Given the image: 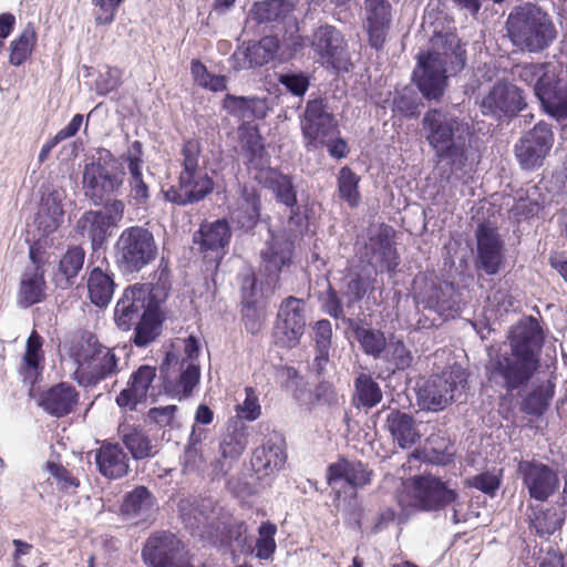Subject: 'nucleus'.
I'll list each match as a JSON object with an SVG mask.
<instances>
[{
  "label": "nucleus",
  "instance_id": "f257e3e1",
  "mask_svg": "<svg viewBox=\"0 0 567 567\" xmlns=\"http://www.w3.org/2000/svg\"><path fill=\"white\" fill-rule=\"evenodd\" d=\"M507 339L508 346L489 353L486 375L492 384L511 393L527 386L537 372L544 333L537 319L526 317L511 328Z\"/></svg>",
  "mask_w": 567,
  "mask_h": 567
},
{
  "label": "nucleus",
  "instance_id": "f03ea898",
  "mask_svg": "<svg viewBox=\"0 0 567 567\" xmlns=\"http://www.w3.org/2000/svg\"><path fill=\"white\" fill-rule=\"evenodd\" d=\"M421 132L435 156L446 161L452 171L465 166L472 136L468 122L449 110L430 109L422 117Z\"/></svg>",
  "mask_w": 567,
  "mask_h": 567
},
{
  "label": "nucleus",
  "instance_id": "7ed1b4c3",
  "mask_svg": "<svg viewBox=\"0 0 567 567\" xmlns=\"http://www.w3.org/2000/svg\"><path fill=\"white\" fill-rule=\"evenodd\" d=\"M465 51L454 35L432 40V50L419 55V63L413 72L414 81L427 100L442 96L446 85V74H453L464 68Z\"/></svg>",
  "mask_w": 567,
  "mask_h": 567
},
{
  "label": "nucleus",
  "instance_id": "20e7f679",
  "mask_svg": "<svg viewBox=\"0 0 567 567\" xmlns=\"http://www.w3.org/2000/svg\"><path fill=\"white\" fill-rule=\"evenodd\" d=\"M75 369L73 379L82 386H93L118 372L115 350L100 342L90 332L82 333L70 347Z\"/></svg>",
  "mask_w": 567,
  "mask_h": 567
},
{
  "label": "nucleus",
  "instance_id": "39448f33",
  "mask_svg": "<svg viewBox=\"0 0 567 567\" xmlns=\"http://www.w3.org/2000/svg\"><path fill=\"white\" fill-rule=\"evenodd\" d=\"M507 32L512 43L520 51L539 53L557 39L551 17L534 4L515 8L508 16Z\"/></svg>",
  "mask_w": 567,
  "mask_h": 567
},
{
  "label": "nucleus",
  "instance_id": "423d86ee",
  "mask_svg": "<svg viewBox=\"0 0 567 567\" xmlns=\"http://www.w3.org/2000/svg\"><path fill=\"white\" fill-rule=\"evenodd\" d=\"M561 71L548 63H525L512 68L514 80L534 85V92L545 111L557 120L567 118V81Z\"/></svg>",
  "mask_w": 567,
  "mask_h": 567
},
{
  "label": "nucleus",
  "instance_id": "0eeeda50",
  "mask_svg": "<svg viewBox=\"0 0 567 567\" xmlns=\"http://www.w3.org/2000/svg\"><path fill=\"white\" fill-rule=\"evenodd\" d=\"M182 171L178 182L165 192V198L177 205H187L202 200L214 188L205 161L200 157V144L197 140L185 142L182 150Z\"/></svg>",
  "mask_w": 567,
  "mask_h": 567
},
{
  "label": "nucleus",
  "instance_id": "6e6552de",
  "mask_svg": "<svg viewBox=\"0 0 567 567\" xmlns=\"http://www.w3.org/2000/svg\"><path fill=\"white\" fill-rule=\"evenodd\" d=\"M124 183V173L117 158L105 148L96 152V157L85 165L83 187L85 195L99 205L106 197L116 195Z\"/></svg>",
  "mask_w": 567,
  "mask_h": 567
},
{
  "label": "nucleus",
  "instance_id": "1a4fd4ad",
  "mask_svg": "<svg viewBox=\"0 0 567 567\" xmlns=\"http://www.w3.org/2000/svg\"><path fill=\"white\" fill-rule=\"evenodd\" d=\"M466 384L465 370L451 367L432 375L419 388L417 404L422 410L442 411L464 394Z\"/></svg>",
  "mask_w": 567,
  "mask_h": 567
},
{
  "label": "nucleus",
  "instance_id": "9d476101",
  "mask_svg": "<svg viewBox=\"0 0 567 567\" xmlns=\"http://www.w3.org/2000/svg\"><path fill=\"white\" fill-rule=\"evenodd\" d=\"M115 256L120 268L125 272H137L157 256V245L153 234L142 226L124 229L115 244Z\"/></svg>",
  "mask_w": 567,
  "mask_h": 567
},
{
  "label": "nucleus",
  "instance_id": "9b49d317",
  "mask_svg": "<svg viewBox=\"0 0 567 567\" xmlns=\"http://www.w3.org/2000/svg\"><path fill=\"white\" fill-rule=\"evenodd\" d=\"M517 474L530 498L546 502L559 488L558 471L538 460H520Z\"/></svg>",
  "mask_w": 567,
  "mask_h": 567
},
{
  "label": "nucleus",
  "instance_id": "f8f14e48",
  "mask_svg": "<svg viewBox=\"0 0 567 567\" xmlns=\"http://www.w3.org/2000/svg\"><path fill=\"white\" fill-rule=\"evenodd\" d=\"M405 488L410 495L406 504L423 511H437L457 498L454 489L432 475L416 476Z\"/></svg>",
  "mask_w": 567,
  "mask_h": 567
},
{
  "label": "nucleus",
  "instance_id": "ddd939ff",
  "mask_svg": "<svg viewBox=\"0 0 567 567\" xmlns=\"http://www.w3.org/2000/svg\"><path fill=\"white\" fill-rule=\"evenodd\" d=\"M301 131L308 150L321 148L329 138L339 134L333 115L326 110L321 100L307 103L301 120Z\"/></svg>",
  "mask_w": 567,
  "mask_h": 567
},
{
  "label": "nucleus",
  "instance_id": "4468645a",
  "mask_svg": "<svg viewBox=\"0 0 567 567\" xmlns=\"http://www.w3.org/2000/svg\"><path fill=\"white\" fill-rule=\"evenodd\" d=\"M553 144L554 134L550 126L544 122L537 123L515 145V155L520 167L527 171L540 167Z\"/></svg>",
  "mask_w": 567,
  "mask_h": 567
},
{
  "label": "nucleus",
  "instance_id": "2eb2a0df",
  "mask_svg": "<svg viewBox=\"0 0 567 567\" xmlns=\"http://www.w3.org/2000/svg\"><path fill=\"white\" fill-rule=\"evenodd\" d=\"M481 112L495 118L514 116L526 107L524 92L513 83L497 81L482 97Z\"/></svg>",
  "mask_w": 567,
  "mask_h": 567
},
{
  "label": "nucleus",
  "instance_id": "dca6fc26",
  "mask_svg": "<svg viewBox=\"0 0 567 567\" xmlns=\"http://www.w3.org/2000/svg\"><path fill=\"white\" fill-rule=\"evenodd\" d=\"M310 45L322 65L334 70H348L347 43L336 27H318L311 35Z\"/></svg>",
  "mask_w": 567,
  "mask_h": 567
},
{
  "label": "nucleus",
  "instance_id": "f3484780",
  "mask_svg": "<svg viewBox=\"0 0 567 567\" xmlns=\"http://www.w3.org/2000/svg\"><path fill=\"white\" fill-rule=\"evenodd\" d=\"M151 567H193L181 547V542L171 533L151 536L142 551Z\"/></svg>",
  "mask_w": 567,
  "mask_h": 567
},
{
  "label": "nucleus",
  "instance_id": "a211bd4d",
  "mask_svg": "<svg viewBox=\"0 0 567 567\" xmlns=\"http://www.w3.org/2000/svg\"><path fill=\"white\" fill-rule=\"evenodd\" d=\"M306 327L305 302L295 297L286 298L277 315L276 333L286 347H293L303 334Z\"/></svg>",
  "mask_w": 567,
  "mask_h": 567
},
{
  "label": "nucleus",
  "instance_id": "6ab92c4d",
  "mask_svg": "<svg viewBox=\"0 0 567 567\" xmlns=\"http://www.w3.org/2000/svg\"><path fill=\"white\" fill-rule=\"evenodd\" d=\"M151 305V292L145 286L126 289L115 306L114 319L117 327L124 331L130 330Z\"/></svg>",
  "mask_w": 567,
  "mask_h": 567
},
{
  "label": "nucleus",
  "instance_id": "aec40b11",
  "mask_svg": "<svg viewBox=\"0 0 567 567\" xmlns=\"http://www.w3.org/2000/svg\"><path fill=\"white\" fill-rule=\"evenodd\" d=\"M477 239V269L487 275H496L503 262V243L496 229L480 225L476 230Z\"/></svg>",
  "mask_w": 567,
  "mask_h": 567
},
{
  "label": "nucleus",
  "instance_id": "412c9836",
  "mask_svg": "<svg viewBox=\"0 0 567 567\" xmlns=\"http://www.w3.org/2000/svg\"><path fill=\"white\" fill-rule=\"evenodd\" d=\"M391 229L380 227L375 234L371 235L364 246L363 256L368 264L380 271H391L399 265L395 248L390 239Z\"/></svg>",
  "mask_w": 567,
  "mask_h": 567
},
{
  "label": "nucleus",
  "instance_id": "4be33fe9",
  "mask_svg": "<svg viewBox=\"0 0 567 567\" xmlns=\"http://www.w3.org/2000/svg\"><path fill=\"white\" fill-rule=\"evenodd\" d=\"M243 292V321L247 331L258 333L265 321V305L262 292L257 287L254 275H246L241 285Z\"/></svg>",
  "mask_w": 567,
  "mask_h": 567
},
{
  "label": "nucleus",
  "instance_id": "5701e85b",
  "mask_svg": "<svg viewBox=\"0 0 567 567\" xmlns=\"http://www.w3.org/2000/svg\"><path fill=\"white\" fill-rule=\"evenodd\" d=\"M278 49L277 38L264 37L258 42L239 48L231 56L233 66L238 70L262 66L275 59Z\"/></svg>",
  "mask_w": 567,
  "mask_h": 567
},
{
  "label": "nucleus",
  "instance_id": "b1692460",
  "mask_svg": "<svg viewBox=\"0 0 567 567\" xmlns=\"http://www.w3.org/2000/svg\"><path fill=\"white\" fill-rule=\"evenodd\" d=\"M143 150L142 144L138 141H134L123 155L124 161L127 164L130 172L128 185H130V198L131 202L138 206H144L148 203L151 197L150 186L144 179L142 173L143 166Z\"/></svg>",
  "mask_w": 567,
  "mask_h": 567
},
{
  "label": "nucleus",
  "instance_id": "393cba45",
  "mask_svg": "<svg viewBox=\"0 0 567 567\" xmlns=\"http://www.w3.org/2000/svg\"><path fill=\"white\" fill-rule=\"evenodd\" d=\"M44 269L38 266H27L20 275L17 290V305L29 308L43 301L47 297Z\"/></svg>",
  "mask_w": 567,
  "mask_h": 567
},
{
  "label": "nucleus",
  "instance_id": "a878e982",
  "mask_svg": "<svg viewBox=\"0 0 567 567\" xmlns=\"http://www.w3.org/2000/svg\"><path fill=\"white\" fill-rule=\"evenodd\" d=\"M364 10L370 45L379 50L385 42L391 20V4L388 0H364Z\"/></svg>",
  "mask_w": 567,
  "mask_h": 567
},
{
  "label": "nucleus",
  "instance_id": "bb28decb",
  "mask_svg": "<svg viewBox=\"0 0 567 567\" xmlns=\"http://www.w3.org/2000/svg\"><path fill=\"white\" fill-rule=\"evenodd\" d=\"M99 472L106 478L117 480L127 475L130 458L118 443L103 442L95 452Z\"/></svg>",
  "mask_w": 567,
  "mask_h": 567
},
{
  "label": "nucleus",
  "instance_id": "cd10ccee",
  "mask_svg": "<svg viewBox=\"0 0 567 567\" xmlns=\"http://www.w3.org/2000/svg\"><path fill=\"white\" fill-rule=\"evenodd\" d=\"M371 482V472L358 461L339 460L328 467V483L333 488L348 484L353 488L363 487Z\"/></svg>",
  "mask_w": 567,
  "mask_h": 567
},
{
  "label": "nucleus",
  "instance_id": "c85d7f7f",
  "mask_svg": "<svg viewBox=\"0 0 567 567\" xmlns=\"http://www.w3.org/2000/svg\"><path fill=\"white\" fill-rule=\"evenodd\" d=\"M292 243L284 236H271L267 248L261 251L264 271L267 275V285L275 286L282 267L291 259Z\"/></svg>",
  "mask_w": 567,
  "mask_h": 567
},
{
  "label": "nucleus",
  "instance_id": "c756f323",
  "mask_svg": "<svg viewBox=\"0 0 567 567\" xmlns=\"http://www.w3.org/2000/svg\"><path fill=\"white\" fill-rule=\"evenodd\" d=\"M385 426L390 432L393 442L401 449L406 450L415 445L422 437L414 417L399 410H391L385 419Z\"/></svg>",
  "mask_w": 567,
  "mask_h": 567
},
{
  "label": "nucleus",
  "instance_id": "7c9ffc66",
  "mask_svg": "<svg viewBox=\"0 0 567 567\" xmlns=\"http://www.w3.org/2000/svg\"><path fill=\"white\" fill-rule=\"evenodd\" d=\"M286 453L279 440H268L254 452L251 466L259 480L271 477L284 468Z\"/></svg>",
  "mask_w": 567,
  "mask_h": 567
},
{
  "label": "nucleus",
  "instance_id": "2f4dec72",
  "mask_svg": "<svg viewBox=\"0 0 567 567\" xmlns=\"http://www.w3.org/2000/svg\"><path fill=\"white\" fill-rule=\"evenodd\" d=\"M156 377L155 368L142 365L135 371L127 386L116 398V403L122 408L133 409L146 399L148 389Z\"/></svg>",
  "mask_w": 567,
  "mask_h": 567
},
{
  "label": "nucleus",
  "instance_id": "473e14b6",
  "mask_svg": "<svg viewBox=\"0 0 567 567\" xmlns=\"http://www.w3.org/2000/svg\"><path fill=\"white\" fill-rule=\"evenodd\" d=\"M78 400L79 394L72 385L60 383L43 392L39 404L49 414L60 417L72 412Z\"/></svg>",
  "mask_w": 567,
  "mask_h": 567
},
{
  "label": "nucleus",
  "instance_id": "72a5a7b5",
  "mask_svg": "<svg viewBox=\"0 0 567 567\" xmlns=\"http://www.w3.org/2000/svg\"><path fill=\"white\" fill-rule=\"evenodd\" d=\"M63 194L60 190H52L45 194L40 204L37 224L43 235L55 231L63 223Z\"/></svg>",
  "mask_w": 567,
  "mask_h": 567
},
{
  "label": "nucleus",
  "instance_id": "f704fd0d",
  "mask_svg": "<svg viewBox=\"0 0 567 567\" xmlns=\"http://www.w3.org/2000/svg\"><path fill=\"white\" fill-rule=\"evenodd\" d=\"M260 216V199L255 188L244 187L236 207L230 214L234 224L244 230L252 229Z\"/></svg>",
  "mask_w": 567,
  "mask_h": 567
},
{
  "label": "nucleus",
  "instance_id": "c9c22d12",
  "mask_svg": "<svg viewBox=\"0 0 567 567\" xmlns=\"http://www.w3.org/2000/svg\"><path fill=\"white\" fill-rule=\"evenodd\" d=\"M111 228L104 212L101 210L85 212L75 226L76 233L81 237L90 239L94 249L104 244L110 236Z\"/></svg>",
  "mask_w": 567,
  "mask_h": 567
},
{
  "label": "nucleus",
  "instance_id": "e433bc0d",
  "mask_svg": "<svg viewBox=\"0 0 567 567\" xmlns=\"http://www.w3.org/2000/svg\"><path fill=\"white\" fill-rule=\"evenodd\" d=\"M230 237L228 223L225 219H218L203 224L199 231L194 236V241L199 244L204 251L218 252L229 244Z\"/></svg>",
  "mask_w": 567,
  "mask_h": 567
},
{
  "label": "nucleus",
  "instance_id": "4c0bfd02",
  "mask_svg": "<svg viewBox=\"0 0 567 567\" xmlns=\"http://www.w3.org/2000/svg\"><path fill=\"white\" fill-rule=\"evenodd\" d=\"M118 433L133 458H150L157 453V444L142 429L123 424L120 425Z\"/></svg>",
  "mask_w": 567,
  "mask_h": 567
},
{
  "label": "nucleus",
  "instance_id": "58836bf2",
  "mask_svg": "<svg viewBox=\"0 0 567 567\" xmlns=\"http://www.w3.org/2000/svg\"><path fill=\"white\" fill-rule=\"evenodd\" d=\"M157 509L155 497L144 486H137L127 493L121 506V512L128 518L144 519Z\"/></svg>",
  "mask_w": 567,
  "mask_h": 567
},
{
  "label": "nucleus",
  "instance_id": "ea45409f",
  "mask_svg": "<svg viewBox=\"0 0 567 567\" xmlns=\"http://www.w3.org/2000/svg\"><path fill=\"white\" fill-rule=\"evenodd\" d=\"M529 525L540 537H548L560 529L564 513L555 506H536L530 508Z\"/></svg>",
  "mask_w": 567,
  "mask_h": 567
},
{
  "label": "nucleus",
  "instance_id": "a19ab883",
  "mask_svg": "<svg viewBox=\"0 0 567 567\" xmlns=\"http://www.w3.org/2000/svg\"><path fill=\"white\" fill-rule=\"evenodd\" d=\"M41 349L42 338L33 331L28 338L23 363L20 368L23 380L30 384H34L42 373L44 358Z\"/></svg>",
  "mask_w": 567,
  "mask_h": 567
},
{
  "label": "nucleus",
  "instance_id": "79ce46f5",
  "mask_svg": "<svg viewBox=\"0 0 567 567\" xmlns=\"http://www.w3.org/2000/svg\"><path fill=\"white\" fill-rule=\"evenodd\" d=\"M295 4V0H264L254 4L250 14L258 23L281 21L292 12Z\"/></svg>",
  "mask_w": 567,
  "mask_h": 567
},
{
  "label": "nucleus",
  "instance_id": "37998d69",
  "mask_svg": "<svg viewBox=\"0 0 567 567\" xmlns=\"http://www.w3.org/2000/svg\"><path fill=\"white\" fill-rule=\"evenodd\" d=\"M87 290L91 301L97 307H105L112 299L114 282L111 276L101 268L92 269L87 278Z\"/></svg>",
  "mask_w": 567,
  "mask_h": 567
},
{
  "label": "nucleus",
  "instance_id": "c03bdc74",
  "mask_svg": "<svg viewBox=\"0 0 567 567\" xmlns=\"http://www.w3.org/2000/svg\"><path fill=\"white\" fill-rule=\"evenodd\" d=\"M84 258L85 252L83 248L79 246L69 248L59 264V272L55 278L56 286L62 289L68 288L72 284V279L81 271Z\"/></svg>",
  "mask_w": 567,
  "mask_h": 567
},
{
  "label": "nucleus",
  "instance_id": "a18cd8bd",
  "mask_svg": "<svg viewBox=\"0 0 567 567\" xmlns=\"http://www.w3.org/2000/svg\"><path fill=\"white\" fill-rule=\"evenodd\" d=\"M248 444L246 431L243 425H229L224 433L219 449L225 460H236L245 451Z\"/></svg>",
  "mask_w": 567,
  "mask_h": 567
},
{
  "label": "nucleus",
  "instance_id": "49530a36",
  "mask_svg": "<svg viewBox=\"0 0 567 567\" xmlns=\"http://www.w3.org/2000/svg\"><path fill=\"white\" fill-rule=\"evenodd\" d=\"M354 337L361 346L363 352L374 359H381L388 341L384 333L372 328L357 326Z\"/></svg>",
  "mask_w": 567,
  "mask_h": 567
},
{
  "label": "nucleus",
  "instance_id": "de8ad7c7",
  "mask_svg": "<svg viewBox=\"0 0 567 567\" xmlns=\"http://www.w3.org/2000/svg\"><path fill=\"white\" fill-rule=\"evenodd\" d=\"M159 330V317L157 308L151 305L136 322L134 342L138 347H145L151 343Z\"/></svg>",
  "mask_w": 567,
  "mask_h": 567
},
{
  "label": "nucleus",
  "instance_id": "09e8293b",
  "mask_svg": "<svg viewBox=\"0 0 567 567\" xmlns=\"http://www.w3.org/2000/svg\"><path fill=\"white\" fill-rule=\"evenodd\" d=\"M167 370L178 368L181 371L178 385L185 395H188L199 380V367L196 362H179V357L175 352H168L165 360Z\"/></svg>",
  "mask_w": 567,
  "mask_h": 567
},
{
  "label": "nucleus",
  "instance_id": "8fccbe9b",
  "mask_svg": "<svg viewBox=\"0 0 567 567\" xmlns=\"http://www.w3.org/2000/svg\"><path fill=\"white\" fill-rule=\"evenodd\" d=\"M37 42V31L32 23H28L21 33L11 42L10 62L21 65L32 53Z\"/></svg>",
  "mask_w": 567,
  "mask_h": 567
},
{
  "label": "nucleus",
  "instance_id": "3c124183",
  "mask_svg": "<svg viewBox=\"0 0 567 567\" xmlns=\"http://www.w3.org/2000/svg\"><path fill=\"white\" fill-rule=\"evenodd\" d=\"M381 360L396 370H404L412 364L413 355L402 340L391 337Z\"/></svg>",
  "mask_w": 567,
  "mask_h": 567
},
{
  "label": "nucleus",
  "instance_id": "603ef678",
  "mask_svg": "<svg viewBox=\"0 0 567 567\" xmlns=\"http://www.w3.org/2000/svg\"><path fill=\"white\" fill-rule=\"evenodd\" d=\"M357 398L365 408L375 406L382 400L379 384L368 374L361 373L354 382Z\"/></svg>",
  "mask_w": 567,
  "mask_h": 567
},
{
  "label": "nucleus",
  "instance_id": "864d4df0",
  "mask_svg": "<svg viewBox=\"0 0 567 567\" xmlns=\"http://www.w3.org/2000/svg\"><path fill=\"white\" fill-rule=\"evenodd\" d=\"M13 567H48L41 559V551L21 539H13Z\"/></svg>",
  "mask_w": 567,
  "mask_h": 567
},
{
  "label": "nucleus",
  "instance_id": "5fc2aeb1",
  "mask_svg": "<svg viewBox=\"0 0 567 567\" xmlns=\"http://www.w3.org/2000/svg\"><path fill=\"white\" fill-rule=\"evenodd\" d=\"M243 147L250 167L261 171L269 166V157L266 154L261 137L256 132L247 135Z\"/></svg>",
  "mask_w": 567,
  "mask_h": 567
},
{
  "label": "nucleus",
  "instance_id": "6e6d98bb",
  "mask_svg": "<svg viewBox=\"0 0 567 567\" xmlns=\"http://www.w3.org/2000/svg\"><path fill=\"white\" fill-rule=\"evenodd\" d=\"M45 470L50 475L48 481L51 482V484H55L58 489L64 493H74L80 485L79 480L59 463L48 462Z\"/></svg>",
  "mask_w": 567,
  "mask_h": 567
},
{
  "label": "nucleus",
  "instance_id": "4d7b16f0",
  "mask_svg": "<svg viewBox=\"0 0 567 567\" xmlns=\"http://www.w3.org/2000/svg\"><path fill=\"white\" fill-rule=\"evenodd\" d=\"M359 181L360 178L349 167L340 169L338 177L339 194L351 207H355L360 202Z\"/></svg>",
  "mask_w": 567,
  "mask_h": 567
},
{
  "label": "nucleus",
  "instance_id": "13d9d810",
  "mask_svg": "<svg viewBox=\"0 0 567 567\" xmlns=\"http://www.w3.org/2000/svg\"><path fill=\"white\" fill-rule=\"evenodd\" d=\"M277 526L270 522H264L258 528V539L256 542V557L259 559H271L276 551L277 545L275 535Z\"/></svg>",
  "mask_w": 567,
  "mask_h": 567
},
{
  "label": "nucleus",
  "instance_id": "bf43d9fd",
  "mask_svg": "<svg viewBox=\"0 0 567 567\" xmlns=\"http://www.w3.org/2000/svg\"><path fill=\"white\" fill-rule=\"evenodd\" d=\"M426 309L433 310L441 316H453L460 310L458 300L454 293V288L450 284H444V291H442L441 299L429 297L425 299Z\"/></svg>",
  "mask_w": 567,
  "mask_h": 567
},
{
  "label": "nucleus",
  "instance_id": "052dcab7",
  "mask_svg": "<svg viewBox=\"0 0 567 567\" xmlns=\"http://www.w3.org/2000/svg\"><path fill=\"white\" fill-rule=\"evenodd\" d=\"M371 286L370 275L351 272L348 277L342 296L347 298V305L360 301Z\"/></svg>",
  "mask_w": 567,
  "mask_h": 567
},
{
  "label": "nucleus",
  "instance_id": "680f3d73",
  "mask_svg": "<svg viewBox=\"0 0 567 567\" xmlns=\"http://www.w3.org/2000/svg\"><path fill=\"white\" fill-rule=\"evenodd\" d=\"M271 187L279 203L289 208H293L297 205V195L289 176L281 174L276 175L272 179Z\"/></svg>",
  "mask_w": 567,
  "mask_h": 567
},
{
  "label": "nucleus",
  "instance_id": "e2e57ef3",
  "mask_svg": "<svg viewBox=\"0 0 567 567\" xmlns=\"http://www.w3.org/2000/svg\"><path fill=\"white\" fill-rule=\"evenodd\" d=\"M553 394H554V391L551 389H549V386L540 388V389L532 392L524 400V403H523L524 410L528 414H535V415L542 414L546 410Z\"/></svg>",
  "mask_w": 567,
  "mask_h": 567
},
{
  "label": "nucleus",
  "instance_id": "0e129e2a",
  "mask_svg": "<svg viewBox=\"0 0 567 567\" xmlns=\"http://www.w3.org/2000/svg\"><path fill=\"white\" fill-rule=\"evenodd\" d=\"M236 411L241 419L255 421L261 413L258 395L252 388L245 389V399L243 403L236 406Z\"/></svg>",
  "mask_w": 567,
  "mask_h": 567
},
{
  "label": "nucleus",
  "instance_id": "69168bd1",
  "mask_svg": "<svg viewBox=\"0 0 567 567\" xmlns=\"http://www.w3.org/2000/svg\"><path fill=\"white\" fill-rule=\"evenodd\" d=\"M251 100L241 96L226 95L224 100V109L241 118L243 121H249L252 117Z\"/></svg>",
  "mask_w": 567,
  "mask_h": 567
},
{
  "label": "nucleus",
  "instance_id": "338daca9",
  "mask_svg": "<svg viewBox=\"0 0 567 567\" xmlns=\"http://www.w3.org/2000/svg\"><path fill=\"white\" fill-rule=\"evenodd\" d=\"M124 0H92L97 8L95 22L97 24H110L117 12V9Z\"/></svg>",
  "mask_w": 567,
  "mask_h": 567
},
{
  "label": "nucleus",
  "instance_id": "774afa93",
  "mask_svg": "<svg viewBox=\"0 0 567 567\" xmlns=\"http://www.w3.org/2000/svg\"><path fill=\"white\" fill-rule=\"evenodd\" d=\"M279 83L293 95H303L309 86V81L302 73H285L279 75Z\"/></svg>",
  "mask_w": 567,
  "mask_h": 567
}]
</instances>
